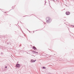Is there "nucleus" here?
Wrapping results in <instances>:
<instances>
[{"mask_svg": "<svg viewBox=\"0 0 74 74\" xmlns=\"http://www.w3.org/2000/svg\"><path fill=\"white\" fill-rule=\"evenodd\" d=\"M47 22H49V18L47 17L46 18Z\"/></svg>", "mask_w": 74, "mask_h": 74, "instance_id": "f257e3e1", "label": "nucleus"}, {"mask_svg": "<svg viewBox=\"0 0 74 74\" xmlns=\"http://www.w3.org/2000/svg\"><path fill=\"white\" fill-rule=\"evenodd\" d=\"M70 14V13L69 12H66V15H69V14Z\"/></svg>", "mask_w": 74, "mask_h": 74, "instance_id": "f03ea898", "label": "nucleus"}, {"mask_svg": "<svg viewBox=\"0 0 74 74\" xmlns=\"http://www.w3.org/2000/svg\"><path fill=\"white\" fill-rule=\"evenodd\" d=\"M21 66L20 65V64H17L16 65V66L17 67H19Z\"/></svg>", "mask_w": 74, "mask_h": 74, "instance_id": "7ed1b4c3", "label": "nucleus"}, {"mask_svg": "<svg viewBox=\"0 0 74 74\" xmlns=\"http://www.w3.org/2000/svg\"><path fill=\"white\" fill-rule=\"evenodd\" d=\"M33 48L34 49V50H36L37 49L36 48V47H33Z\"/></svg>", "mask_w": 74, "mask_h": 74, "instance_id": "20e7f679", "label": "nucleus"}, {"mask_svg": "<svg viewBox=\"0 0 74 74\" xmlns=\"http://www.w3.org/2000/svg\"><path fill=\"white\" fill-rule=\"evenodd\" d=\"M35 61H36V60H31V62H35Z\"/></svg>", "mask_w": 74, "mask_h": 74, "instance_id": "39448f33", "label": "nucleus"}, {"mask_svg": "<svg viewBox=\"0 0 74 74\" xmlns=\"http://www.w3.org/2000/svg\"><path fill=\"white\" fill-rule=\"evenodd\" d=\"M32 52H33V53H37V52H36V51H32Z\"/></svg>", "mask_w": 74, "mask_h": 74, "instance_id": "423d86ee", "label": "nucleus"}, {"mask_svg": "<svg viewBox=\"0 0 74 74\" xmlns=\"http://www.w3.org/2000/svg\"><path fill=\"white\" fill-rule=\"evenodd\" d=\"M43 69H46V68L44 66H43Z\"/></svg>", "mask_w": 74, "mask_h": 74, "instance_id": "0eeeda50", "label": "nucleus"}, {"mask_svg": "<svg viewBox=\"0 0 74 74\" xmlns=\"http://www.w3.org/2000/svg\"><path fill=\"white\" fill-rule=\"evenodd\" d=\"M5 68L6 69H7V67L6 66V67H5Z\"/></svg>", "mask_w": 74, "mask_h": 74, "instance_id": "6e6552de", "label": "nucleus"}]
</instances>
